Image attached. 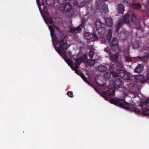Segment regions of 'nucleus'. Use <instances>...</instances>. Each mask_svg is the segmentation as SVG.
Here are the masks:
<instances>
[{
  "mask_svg": "<svg viewBox=\"0 0 149 149\" xmlns=\"http://www.w3.org/2000/svg\"><path fill=\"white\" fill-rule=\"evenodd\" d=\"M51 36L53 42V44L57 52L63 58L68 65L70 66L71 68L75 72L79 75L84 81H86V79L82 73H79L77 70L78 65L85 61L87 58L86 54H84L81 57L77 58L75 60V64L72 65V61L70 59L67 58V56L65 52V50L70 46V45L67 43L65 39L64 36L62 33H60L59 36H57L54 34L55 29L58 31H59V27L55 25L53 26L48 25Z\"/></svg>",
  "mask_w": 149,
  "mask_h": 149,
  "instance_id": "nucleus-1",
  "label": "nucleus"
},
{
  "mask_svg": "<svg viewBox=\"0 0 149 149\" xmlns=\"http://www.w3.org/2000/svg\"><path fill=\"white\" fill-rule=\"evenodd\" d=\"M111 103L119 106L124 109L134 112L141 113V112L136 107L135 105L128 104L120 98H113L109 100Z\"/></svg>",
  "mask_w": 149,
  "mask_h": 149,
  "instance_id": "nucleus-2",
  "label": "nucleus"
},
{
  "mask_svg": "<svg viewBox=\"0 0 149 149\" xmlns=\"http://www.w3.org/2000/svg\"><path fill=\"white\" fill-rule=\"evenodd\" d=\"M109 89L106 92H102V95L105 98V100H108V99L114 95V90L118 89L121 84V81L116 79L113 82L110 83Z\"/></svg>",
  "mask_w": 149,
  "mask_h": 149,
  "instance_id": "nucleus-3",
  "label": "nucleus"
},
{
  "mask_svg": "<svg viewBox=\"0 0 149 149\" xmlns=\"http://www.w3.org/2000/svg\"><path fill=\"white\" fill-rule=\"evenodd\" d=\"M116 65L117 67V69L118 70V75L117 73L114 72H111L113 76V77H120L121 78H122L125 79H129V77H127V75L126 74H125L123 72L122 70L123 67V64L122 62H119L118 61L117 62Z\"/></svg>",
  "mask_w": 149,
  "mask_h": 149,
  "instance_id": "nucleus-4",
  "label": "nucleus"
},
{
  "mask_svg": "<svg viewBox=\"0 0 149 149\" xmlns=\"http://www.w3.org/2000/svg\"><path fill=\"white\" fill-rule=\"evenodd\" d=\"M148 56L147 53L146 54L145 56L140 57L139 58L138 57H134L131 58L130 56H125V61L128 62H135L138 60L139 58L140 60H142L143 62H146L148 58Z\"/></svg>",
  "mask_w": 149,
  "mask_h": 149,
  "instance_id": "nucleus-5",
  "label": "nucleus"
},
{
  "mask_svg": "<svg viewBox=\"0 0 149 149\" xmlns=\"http://www.w3.org/2000/svg\"><path fill=\"white\" fill-rule=\"evenodd\" d=\"M62 7V8L61 10L64 9V10L66 12V14L69 17H71L73 15L74 13L72 8V6L70 3H67L64 7Z\"/></svg>",
  "mask_w": 149,
  "mask_h": 149,
  "instance_id": "nucleus-6",
  "label": "nucleus"
},
{
  "mask_svg": "<svg viewBox=\"0 0 149 149\" xmlns=\"http://www.w3.org/2000/svg\"><path fill=\"white\" fill-rule=\"evenodd\" d=\"M104 51L106 52H107L109 53V55H110V60L113 61H117L118 56V53L111 55V51L110 50V48L109 47L105 48Z\"/></svg>",
  "mask_w": 149,
  "mask_h": 149,
  "instance_id": "nucleus-7",
  "label": "nucleus"
},
{
  "mask_svg": "<svg viewBox=\"0 0 149 149\" xmlns=\"http://www.w3.org/2000/svg\"><path fill=\"white\" fill-rule=\"evenodd\" d=\"M104 25L101 21L99 20H97L95 22V26L96 30L98 32L100 33L103 30Z\"/></svg>",
  "mask_w": 149,
  "mask_h": 149,
  "instance_id": "nucleus-8",
  "label": "nucleus"
},
{
  "mask_svg": "<svg viewBox=\"0 0 149 149\" xmlns=\"http://www.w3.org/2000/svg\"><path fill=\"white\" fill-rule=\"evenodd\" d=\"M134 78L135 79L140 81L141 82H146L149 79V73L147 74V77L146 79H144V77L140 74L135 76Z\"/></svg>",
  "mask_w": 149,
  "mask_h": 149,
  "instance_id": "nucleus-9",
  "label": "nucleus"
},
{
  "mask_svg": "<svg viewBox=\"0 0 149 149\" xmlns=\"http://www.w3.org/2000/svg\"><path fill=\"white\" fill-rule=\"evenodd\" d=\"M84 36L85 38L86 39H93L94 40H95L97 39V36L95 34H92L87 33H85Z\"/></svg>",
  "mask_w": 149,
  "mask_h": 149,
  "instance_id": "nucleus-10",
  "label": "nucleus"
},
{
  "mask_svg": "<svg viewBox=\"0 0 149 149\" xmlns=\"http://www.w3.org/2000/svg\"><path fill=\"white\" fill-rule=\"evenodd\" d=\"M80 27V26H79L76 28H70V32L72 33H79L81 31V28Z\"/></svg>",
  "mask_w": 149,
  "mask_h": 149,
  "instance_id": "nucleus-11",
  "label": "nucleus"
},
{
  "mask_svg": "<svg viewBox=\"0 0 149 149\" xmlns=\"http://www.w3.org/2000/svg\"><path fill=\"white\" fill-rule=\"evenodd\" d=\"M107 68V67L105 66L100 65L96 68V70L99 72H103L105 71Z\"/></svg>",
  "mask_w": 149,
  "mask_h": 149,
  "instance_id": "nucleus-12",
  "label": "nucleus"
},
{
  "mask_svg": "<svg viewBox=\"0 0 149 149\" xmlns=\"http://www.w3.org/2000/svg\"><path fill=\"white\" fill-rule=\"evenodd\" d=\"M139 90V87L137 84H136L130 86V91L132 93L137 92Z\"/></svg>",
  "mask_w": 149,
  "mask_h": 149,
  "instance_id": "nucleus-13",
  "label": "nucleus"
},
{
  "mask_svg": "<svg viewBox=\"0 0 149 149\" xmlns=\"http://www.w3.org/2000/svg\"><path fill=\"white\" fill-rule=\"evenodd\" d=\"M143 66L142 64H139L134 69V72L137 73H140L143 70Z\"/></svg>",
  "mask_w": 149,
  "mask_h": 149,
  "instance_id": "nucleus-14",
  "label": "nucleus"
},
{
  "mask_svg": "<svg viewBox=\"0 0 149 149\" xmlns=\"http://www.w3.org/2000/svg\"><path fill=\"white\" fill-rule=\"evenodd\" d=\"M102 79V77L100 76H97L95 79V80L96 83L97 85L100 86H103L104 84H101V79Z\"/></svg>",
  "mask_w": 149,
  "mask_h": 149,
  "instance_id": "nucleus-15",
  "label": "nucleus"
},
{
  "mask_svg": "<svg viewBox=\"0 0 149 149\" xmlns=\"http://www.w3.org/2000/svg\"><path fill=\"white\" fill-rule=\"evenodd\" d=\"M143 108L144 109L142 112L143 115L145 116H149V105L148 107H146Z\"/></svg>",
  "mask_w": 149,
  "mask_h": 149,
  "instance_id": "nucleus-16",
  "label": "nucleus"
},
{
  "mask_svg": "<svg viewBox=\"0 0 149 149\" xmlns=\"http://www.w3.org/2000/svg\"><path fill=\"white\" fill-rule=\"evenodd\" d=\"M106 25L108 26H111L113 25V22L111 19L110 18H108L106 19L105 20Z\"/></svg>",
  "mask_w": 149,
  "mask_h": 149,
  "instance_id": "nucleus-17",
  "label": "nucleus"
},
{
  "mask_svg": "<svg viewBox=\"0 0 149 149\" xmlns=\"http://www.w3.org/2000/svg\"><path fill=\"white\" fill-rule=\"evenodd\" d=\"M149 104V98H148L146 99L145 100V102H141L140 103V105L141 107H142L143 108H145L146 107H148L147 105V104Z\"/></svg>",
  "mask_w": 149,
  "mask_h": 149,
  "instance_id": "nucleus-18",
  "label": "nucleus"
},
{
  "mask_svg": "<svg viewBox=\"0 0 149 149\" xmlns=\"http://www.w3.org/2000/svg\"><path fill=\"white\" fill-rule=\"evenodd\" d=\"M118 11L119 13L123 14L124 11V7L123 5L121 4L119 5Z\"/></svg>",
  "mask_w": 149,
  "mask_h": 149,
  "instance_id": "nucleus-19",
  "label": "nucleus"
},
{
  "mask_svg": "<svg viewBox=\"0 0 149 149\" xmlns=\"http://www.w3.org/2000/svg\"><path fill=\"white\" fill-rule=\"evenodd\" d=\"M112 33V31L111 30H108L106 36L107 40L109 41L111 40V35Z\"/></svg>",
  "mask_w": 149,
  "mask_h": 149,
  "instance_id": "nucleus-20",
  "label": "nucleus"
},
{
  "mask_svg": "<svg viewBox=\"0 0 149 149\" xmlns=\"http://www.w3.org/2000/svg\"><path fill=\"white\" fill-rule=\"evenodd\" d=\"M67 0H60V1H59V2L60 3V4L58 6V9L59 10H60L61 11H63V10H64V9H63L62 10H61V9L62 8V7L63 6H63V5L61 4L64 3Z\"/></svg>",
  "mask_w": 149,
  "mask_h": 149,
  "instance_id": "nucleus-21",
  "label": "nucleus"
},
{
  "mask_svg": "<svg viewBox=\"0 0 149 149\" xmlns=\"http://www.w3.org/2000/svg\"><path fill=\"white\" fill-rule=\"evenodd\" d=\"M85 2L84 0H77L76 4L79 6L81 7L83 6L85 4Z\"/></svg>",
  "mask_w": 149,
  "mask_h": 149,
  "instance_id": "nucleus-22",
  "label": "nucleus"
},
{
  "mask_svg": "<svg viewBox=\"0 0 149 149\" xmlns=\"http://www.w3.org/2000/svg\"><path fill=\"white\" fill-rule=\"evenodd\" d=\"M118 45V41L116 38H114L111 42V45L113 47V46H117Z\"/></svg>",
  "mask_w": 149,
  "mask_h": 149,
  "instance_id": "nucleus-23",
  "label": "nucleus"
},
{
  "mask_svg": "<svg viewBox=\"0 0 149 149\" xmlns=\"http://www.w3.org/2000/svg\"><path fill=\"white\" fill-rule=\"evenodd\" d=\"M37 3L38 5L39 9L40 11L41 10V8L40 7L41 6H42V5L44 4V2L43 0H36Z\"/></svg>",
  "mask_w": 149,
  "mask_h": 149,
  "instance_id": "nucleus-24",
  "label": "nucleus"
},
{
  "mask_svg": "<svg viewBox=\"0 0 149 149\" xmlns=\"http://www.w3.org/2000/svg\"><path fill=\"white\" fill-rule=\"evenodd\" d=\"M44 19L47 24H48V23H49L51 24H53V21L51 18L47 17L45 18H44Z\"/></svg>",
  "mask_w": 149,
  "mask_h": 149,
  "instance_id": "nucleus-25",
  "label": "nucleus"
},
{
  "mask_svg": "<svg viewBox=\"0 0 149 149\" xmlns=\"http://www.w3.org/2000/svg\"><path fill=\"white\" fill-rule=\"evenodd\" d=\"M86 62L90 65H93L95 63V61L93 59H88L86 61Z\"/></svg>",
  "mask_w": 149,
  "mask_h": 149,
  "instance_id": "nucleus-26",
  "label": "nucleus"
},
{
  "mask_svg": "<svg viewBox=\"0 0 149 149\" xmlns=\"http://www.w3.org/2000/svg\"><path fill=\"white\" fill-rule=\"evenodd\" d=\"M99 40L102 42V43H103L105 40V38L104 37L103 34L102 33H100Z\"/></svg>",
  "mask_w": 149,
  "mask_h": 149,
  "instance_id": "nucleus-27",
  "label": "nucleus"
},
{
  "mask_svg": "<svg viewBox=\"0 0 149 149\" xmlns=\"http://www.w3.org/2000/svg\"><path fill=\"white\" fill-rule=\"evenodd\" d=\"M132 6L134 8L139 9L140 8L141 5L139 3H135L133 4Z\"/></svg>",
  "mask_w": 149,
  "mask_h": 149,
  "instance_id": "nucleus-28",
  "label": "nucleus"
},
{
  "mask_svg": "<svg viewBox=\"0 0 149 149\" xmlns=\"http://www.w3.org/2000/svg\"><path fill=\"white\" fill-rule=\"evenodd\" d=\"M103 9L105 12L107 13L108 12V6L107 4H104L103 6Z\"/></svg>",
  "mask_w": 149,
  "mask_h": 149,
  "instance_id": "nucleus-29",
  "label": "nucleus"
},
{
  "mask_svg": "<svg viewBox=\"0 0 149 149\" xmlns=\"http://www.w3.org/2000/svg\"><path fill=\"white\" fill-rule=\"evenodd\" d=\"M129 16L128 15H126L124 18L123 21L125 22L129 23L130 22L129 18Z\"/></svg>",
  "mask_w": 149,
  "mask_h": 149,
  "instance_id": "nucleus-30",
  "label": "nucleus"
},
{
  "mask_svg": "<svg viewBox=\"0 0 149 149\" xmlns=\"http://www.w3.org/2000/svg\"><path fill=\"white\" fill-rule=\"evenodd\" d=\"M110 73H106L104 74V77L106 79H108L110 77Z\"/></svg>",
  "mask_w": 149,
  "mask_h": 149,
  "instance_id": "nucleus-31",
  "label": "nucleus"
},
{
  "mask_svg": "<svg viewBox=\"0 0 149 149\" xmlns=\"http://www.w3.org/2000/svg\"><path fill=\"white\" fill-rule=\"evenodd\" d=\"M136 19V17L135 14L134 13L132 14L131 19L132 21L134 22L135 21Z\"/></svg>",
  "mask_w": 149,
  "mask_h": 149,
  "instance_id": "nucleus-32",
  "label": "nucleus"
},
{
  "mask_svg": "<svg viewBox=\"0 0 149 149\" xmlns=\"http://www.w3.org/2000/svg\"><path fill=\"white\" fill-rule=\"evenodd\" d=\"M94 54V52L93 51H91L89 53V56L90 58H92Z\"/></svg>",
  "mask_w": 149,
  "mask_h": 149,
  "instance_id": "nucleus-33",
  "label": "nucleus"
},
{
  "mask_svg": "<svg viewBox=\"0 0 149 149\" xmlns=\"http://www.w3.org/2000/svg\"><path fill=\"white\" fill-rule=\"evenodd\" d=\"M123 22H120L118 23V24L116 25V27L117 28V30H116L117 31L118 28L121 25V24Z\"/></svg>",
  "mask_w": 149,
  "mask_h": 149,
  "instance_id": "nucleus-34",
  "label": "nucleus"
},
{
  "mask_svg": "<svg viewBox=\"0 0 149 149\" xmlns=\"http://www.w3.org/2000/svg\"><path fill=\"white\" fill-rule=\"evenodd\" d=\"M67 95L68 96L71 97H73V93L72 91H69L68 92Z\"/></svg>",
  "mask_w": 149,
  "mask_h": 149,
  "instance_id": "nucleus-35",
  "label": "nucleus"
},
{
  "mask_svg": "<svg viewBox=\"0 0 149 149\" xmlns=\"http://www.w3.org/2000/svg\"><path fill=\"white\" fill-rule=\"evenodd\" d=\"M43 10H44V12L45 13H47V10H46L45 8V7L43 6Z\"/></svg>",
  "mask_w": 149,
  "mask_h": 149,
  "instance_id": "nucleus-36",
  "label": "nucleus"
},
{
  "mask_svg": "<svg viewBox=\"0 0 149 149\" xmlns=\"http://www.w3.org/2000/svg\"><path fill=\"white\" fill-rule=\"evenodd\" d=\"M113 67V65L112 64H110L109 65V67H110L109 68L110 69H111Z\"/></svg>",
  "mask_w": 149,
  "mask_h": 149,
  "instance_id": "nucleus-37",
  "label": "nucleus"
},
{
  "mask_svg": "<svg viewBox=\"0 0 149 149\" xmlns=\"http://www.w3.org/2000/svg\"><path fill=\"white\" fill-rule=\"evenodd\" d=\"M149 5V2H148L147 3V7H148V6Z\"/></svg>",
  "mask_w": 149,
  "mask_h": 149,
  "instance_id": "nucleus-38",
  "label": "nucleus"
},
{
  "mask_svg": "<svg viewBox=\"0 0 149 149\" xmlns=\"http://www.w3.org/2000/svg\"><path fill=\"white\" fill-rule=\"evenodd\" d=\"M87 83H88V81H87Z\"/></svg>",
  "mask_w": 149,
  "mask_h": 149,
  "instance_id": "nucleus-39",
  "label": "nucleus"
}]
</instances>
